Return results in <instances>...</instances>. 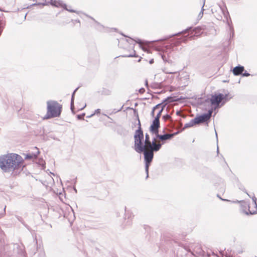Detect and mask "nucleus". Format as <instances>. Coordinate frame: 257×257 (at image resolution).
Here are the masks:
<instances>
[{"label": "nucleus", "instance_id": "1", "mask_svg": "<svg viewBox=\"0 0 257 257\" xmlns=\"http://www.w3.org/2000/svg\"><path fill=\"white\" fill-rule=\"evenodd\" d=\"M22 157L16 154H9L0 157V168L5 172L21 171L24 167Z\"/></svg>", "mask_w": 257, "mask_h": 257}, {"label": "nucleus", "instance_id": "2", "mask_svg": "<svg viewBox=\"0 0 257 257\" xmlns=\"http://www.w3.org/2000/svg\"><path fill=\"white\" fill-rule=\"evenodd\" d=\"M0 257H25L22 247L18 244H6L4 234L0 233Z\"/></svg>", "mask_w": 257, "mask_h": 257}, {"label": "nucleus", "instance_id": "3", "mask_svg": "<svg viewBox=\"0 0 257 257\" xmlns=\"http://www.w3.org/2000/svg\"><path fill=\"white\" fill-rule=\"evenodd\" d=\"M156 139L153 140V146L150 147H144V153L145 160L146 161V169L147 171H148L149 166L150 163L152 162L154 157V151H159L162 146V144L157 143Z\"/></svg>", "mask_w": 257, "mask_h": 257}, {"label": "nucleus", "instance_id": "4", "mask_svg": "<svg viewBox=\"0 0 257 257\" xmlns=\"http://www.w3.org/2000/svg\"><path fill=\"white\" fill-rule=\"evenodd\" d=\"M62 105L57 101L49 102V118L59 117L62 111Z\"/></svg>", "mask_w": 257, "mask_h": 257}, {"label": "nucleus", "instance_id": "5", "mask_svg": "<svg viewBox=\"0 0 257 257\" xmlns=\"http://www.w3.org/2000/svg\"><path fill=\"white\" fill-rule=\"evenodd\" d=\"M135 145L134 149L138 153H141L143 151L144 147L142 145V140L144 139V134L140 125L139 128L135 132Z\"/></svg>", "mask_w": 257, "mask_h": 257}, {"label": "nucleus", "instance_id": "6", "mask_svg": "<svg viewBox=\"0 0 257 257\" xmlns=\"http://www.w3.org/2000/svg\"><path fill=\"white\" fill-rule=\"evenodd\" d=\"M212 113V110H209L207 113L196 116L194 118V123H195L196 124H198L201 123L207 122L210 119Z\"/></svg>", "mask_w": 257, "mask_h": 257}, {"label": "nucleus", "instance_id": "7", "mask_svg": "<svg viewBox=\"0 0 257 257\" xmlns=\"http://www.w3.org/2000/svg\"><path fill=\"white\" fill-rule=\"evenodd\" d=\"M225 98V96L221 93H215L212 95L210 98V102L212 105L217 107L219 106L221 101Z\"/></svg>", "mask_w": 257, "mask_h": 257}, {"label": "nucleus", "instance_id": "8", "mask_svg": "<svg viewBox=\"0 0 257 257\" xmlns=\"http://www.w3.org/2000/svg\"><path fill=\"white\" fill-rule=\"evenodd\" d=\"M156 138H154L153 140L154 139H156L157 142V143H160L161 144V142H162V144H164L166 141L170 140L174 136V134H165L163 135H160L158 134L156 135Z\"/></svg>", "mask_w": 257, "mask_h": 257}, {"label": "nucleus", "instance_id": "9", "mask_svg": "<svg viewBox=\"0 0 257 257\" xmlns=\"http://www.w3.org/2000/svg\"><path fill=\"white\" fill-rule=\"evenodd\" d=\"M159 127V120L158 119V118H155V119L153 120V123L150 127V131L152 134L156 135L158 134V129Z\"/></svg>", "mask_w": 257, "mask_h": 257}, {"label": "nucleus", "instance_id": "10", "mask_svg": "<svg viewBox=\"0 0 257 257\" xmlns=\"http://www.w3.org/2000/svg\"><path fill=\"white\" fill-rule=\"evenodd\" d=\"M157 110H159V112L157 113V115L155 116V118H158V119L159 120L161 113L163 110V107L161 104H158L154 107L152 112V115L153 116H155V114Z\"/></svg>", "mask_w": 257, "mask_h": 257}, {"label": "nucleus", "instance_id": "11", "mask_svg": "<svg viewBox=\"0 0 257 257\" xmlns=\"http://www.w3.org/2000/svg\"><path fill=\"white\" fill-rule=\"evenodd\" d=\"M248 211L250 214H254L257 212V204L255 201L252 200L247 204Z\"/></svg>", "mask_w": 257, "mask_h": 257}, {"label": "nucleus", "instance_id": "12", "mask_svg": "<svg viewBox=\"0 0 257 257\" xmlns=\"http://www.w3.org/2000/svg\"><path fill=\"white\" fill-rule=\"evenodd\" d=\"M244 70L243 66H236L233 68L232 72L234 75H239L242 73Z\"/></svg>", "mask_w": 257, "mask_h": 257}, {"label": "nucleus", "instance_id": "13", "mask_svg": "<svg viewBox=\"0 0 257 257\" xmlns=\"http://www.w3.org/2000/svg\"><path fill=\"white\" fill-rule=\"evenodd\" d=\"M153 145V141L151 143L149 135L147 134H146L144 147H150Z\"/></svg>", "mask_w": 257, "mask_h": 257}, {"label": "nucleus", "instance_id": "14", "mask_svg": "<svg viewBox=\"0 0 257 257\" xmlns=\"http://www.w3.org/2000/svg\"><path fill=\"white\" fill-rule=\"evenodd\" d=\"M51 190L56 194H60L61 193V185L59 183H57V186L54 184L53 186L51 187Z\"/></svg>", "mask_w": 257, "mask_h": 257}, {"label": "nucleus", "instance_id": "15", "mask_svg": "<svg viewBox=\"0 0 257 257\" xmlns=\"http://www.w3.org/2000/svg\"><path fill=\"white\" fill-rule=\"evenodd\" d=\"M100 92L101 95H108L110 94V90L106 88H103Z\"/></svg>", "mask_w": 257, "mask_h": 257}, {"label": "nucleus", "instance_id": "16", "mask_svg": "<svg viewBox=\"0 0 257 257\" xmlns=\"http://www.w3.org/2000/svg\"><path fill=\"white\" fill-rule=\"evenodd\" d=\"M196 125L195 123H194V119H192L189 123H186L185 124L184 127L185 128H188L193 126L194 125Z\"/></svg>", "mask_w": 257, "mask_h": 257}, {"label": "nucleus", "instance_id": "17", "mask_svg": "<svg viewBox=\"0 0 257 257\" xmlns=\"http://www.w3.org/2000/svg\"><path fill=\"white\" fill-rule=\"evenodd\" d=\"M31 153L33 154V156L35 157V158H36L38 154H39V151L37 147H34L33 149V151Z\"/></svg>", "mask_w": 257, "mask_h": 257}, {"label": "nucleus", "instance_id": "18", "mask_svg": "<svg viewBox=\"0 0 257 257\" xmlns=\"http://www.w3.org/2000/svg\"><path fill=\"white\" fill-rule=\"evenodd\" d=\"M25 159L27 160H30V159H35V157L33 156L32 153L30 152L26 155Z\"/></svg>", "mask_w": 257, "mask_h": 257}, {"label": "nucleus", "instance_id": "19", "mask_svg": "<svg viewBox=\"0 0 257 257\" xmlns=\"http://www.w3.org/2000/svg\"><path fill=\"white\" fill-rule=\"evenodd\" d=\"M201 29L200 28H196L194 31L195 32V34L196 35V36H198L199 34L200 33Z\"/></svg>", "mask_w": 257, "mask_h": 257}, {"label": "nucleus", "instance_id": "20", "mask_svg": "<svg viewBox=\"0 0 257 257\" xmlns=\"http://www.w3.org/2000/svg\"><path fill=\"white\" fill-rule=\"evenodd\" d=\"M47 112L45 116L43 117L44 119H48V101H47Z\"/></svg>", "mask_w": 257, "mask_h": 257}, {"label": "nucleus", "instance_id": "21", "mask_svg": "<svg viewBox=\"0 0 257 257\" xmlns=\"http://www.w3.org/2000/svg\"><path fill=\"white\" fill-rule=\"evenodd\" d=\"M100 111H101V110L100 109H97L95 110V112H94V113L91 114V116H93L95 113H99H99H100Z\"/></svg>", "mask_w": 257, "mask_h": 257}, {"label": "nucleus", "instance_id": "22", "mask_svg": "<svg viewBox=\"0 0 257 257\" xmlns=\"http://www.w3.org/2000/svg\"><path fill=\"white\" fill-rule=\"evenodd\" d=\"M163 117H164L165 120H168V119H169L170 118H171V116L169 115H168V114L164 115L163 116Z\"/></svg>", "mask_w": 257, "mask_h": 257}, {"label": "nucleus", "instance_id": "23", "mask_svg": "<svg viewBox=\"0 0 257 257\" xmlns=\"http://www.w3.org/2000/svg\"><path fill=\"white\" fill-rule=\"evenodd\" d=\"M51 4L52 5H54V6H58L59 5V3L58 2H54V3H53L52 2V0H51Z\"/></svg>", "mask_w": 257, "mask_h": 257}, {"label": "nucleus", "instance_id": "24", "mask_svg": "<svg viewBox=\"0 0 257 257\" xmlns=\"http://www.w3.org/2000/svg\"><path fill=\"white\" fill-rule=\"evenodd\" d=\"M242 75H243V76H248L250 75V74L247 72H245V73H243Z\"/></svg>", "mask_w": 257, "mask_h": 257}, {"label": "nucleus", "instance_id": "25", "mask_svg": "<svg viewBox=\"0 0 257 257\" xmlns=\"http://www.w3.org/2000/svg\"><path fill=\"white\" fill-rule=\"evenodd\" d=\"M158 112H159V110H157V111H156V113H157Z\"/></svg>", "mask_w": 257, "mask_h": 257}]
</instances>
